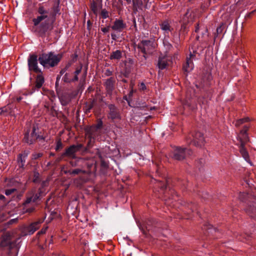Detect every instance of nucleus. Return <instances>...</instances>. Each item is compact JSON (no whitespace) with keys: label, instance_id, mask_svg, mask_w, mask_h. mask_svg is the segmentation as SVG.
<instances>
[{"label":"nucleus","instance_id":"nucleus-1","mask_svg":"<svg viewBox=\"0 0 256 256\" xmlns=\"http://www.w3.org/2000/svg\"><path fill=\"white\" fill-rule=\"evenodd\" d=\"M62 57V54H54L53 52L42 54L39 56L38 61L44 67H54L57 65Z\"/></svg>","mask_w":256,"mask_h":256},{"label":"nucleus","instance_id":"nucleus-2","mask_svg":"<svg viewBox=\"0 0 256 256\" xmlns=\"http://www.w3.org/2000/svg\"><path fill=\"white\" fill-rule=\"evenodd\" d=\"M248 127L244 126L237 136L238 140L240 142V152L244 160L250 162L248 152L245 148V144L249 141V138L246 133Z\"/></svg>","mask_w":256,"mask_h":256},{"label":"nucleus","instance_id":"nucleus-3","mask_svg":"<svg viewBox=\"0 0 256 256\" xmlns=\"http://www.w3.org/2000/svg\"><path fill=\"white\" fill-rule=\"evenodd\" d=\"M38 15L36 18L32 20L34 26H38L43 21L45 22H48L50 16V13L48 9L42 5H40L38 8Z\"/></svg>","mask_w":256,"mask_h":256},{"label":"nucleus","instance_id":"nucleus-4","mask_svg":"<svg viewBox=\"0 0 256 256\" xmlns=\"http://www.w3.org/2000/svg\"><path fill=\"white\" fill-rule=\"evenodd\" d=\"M157 44L154 40H142L138 45V48L145 54H151L156 50Z\"/></svg>","mask_w":256,"mask_h":256},{"label":"nucleus","instance_id":"nucleus-5","mask_svg":"<svg viewBox=\"0 0 256 256\" xmlns=\"http://www.w3.org/2000/svg\"><path fill=\"white\" fill-rule=\"evenodd\" d=\"M48 182L47 180L43 182L42 183V184L41 188L39 190L38 194H36L35 195H33L32 196L28 198L26 201V204H28L32 202H34L40 196H44L46 194V192H48Z\"/></svg>","mask_w":256,"mask_h":256},{"label":"nucleus","instance_id":"nucleus-6","mask_svg":"<svg viewBox=\"0 0 256 256\" xmlns=\"http://www.w3.org/2000/svg\"><path fill=\"white\" fill-rule=\"evenodd\" d=\"M29 70L36 73L40 72V69L38 66V56L36 54L30 55L28 59Z\"/></svg>","mask_w":256,"mask_h":256},{"label":"nucleus","instance_id":"nucleus-7","mask_svg":"<svg viewBox=\"0 0 256 256\" xmlns=\"http://www.w3.org/2000/svg\"><path fill=\"white\" fill-rule=\"evenodd\" d=\"M43 222L44 219L42 218L32 223L29 226L25 227L22 232L23 233L24 235L34 234L39 228L40 224Z\"/></svg>","mask_w":256,"mask_h":256},{"label":"nucleus","instance_id":"nucleus-8","mask_svg":"<svg viewBox=\"0 0 256 256\" xmlns=\"http://www.w3.org/2000/svg\"><path fill=\"white\" fill-rule=\"evenodd\" d=\"M192 152L188 149H184L177 148L175 149L174 154V158L178 160H182L184 158L187 156L191 154Z\"/></svg>","mask_w":256,"mask_h":256},{"label":"nucleus","instance_id":"nucleus-9","mask_svg":"<svg viewBox=\"0 0 256 256\" xmlns=\"http://www.w3.org/2000/svg\"><path fill=\"white\" fill-rule=\"evenodd\" d=\"M172 63L171 57L166 55L164 56H160L158 60V66L159 68L163 70L168 66H170Z\"/></svg>","mask_w":256,"mask_h":256},{"label":"nucleus","instance_id":"nucleus-10","mask_svg":"<svg viewBox=\"0 0 256 256\" xmlns=\"http://www.w3.org/2000/svg\"><path fill=\"white\" fill-rule=\"evenodd\" d=\"M102 122H100L96 126H91L86 130V136L90 138V142L96 136L97 131L102 127Z\"/></svg>","mask_w":256,"mask_h":256},{"label":"nucleus","instance_id":"nucleus-11","mask_svg":"<svg viewBox=\"0 0 256 256\" xmlns=\"http://www.w3.org/2000/svg\"><path fill=\"white\" fill-rule=\"evenodd\" d=\"M195 57L194 54H190L189 57H187L186 62L183 66V69L186 72H190L194 68L193 60Z\"/></svg>","mask_w":256,"mask_h":256},{"label":"nucleus","instance_id":"nucleus-12","mask_svg":"<svg viewBox=\"0 0 256 256\" xmlns=\"http://www.w3.org/2000/svg\"><path fill=\"white\" fill-rule=\"evenodd\" d=\"M110 112L108 114V118L112 120L120 119V116L116 106L112 104L108 106Z\"/></svg>","mask_w":256,"mask_h":256},{"label":"nucleus","instance_id":"nucleus-13","mask_svg":"<svg viewBox=\"0 0 256 256\" xmlns=\"http://www.w3.org/2000/svg\"><path fill=\"white\" fill-rule=\"evenodd\" d=\"M12 244V234L10 232L4 234L2 238L0 245L2 247H10Z\"/></svg>","mask_w":256,"mask_h":256},{"label":"nucleus","instance_id":"nucleus-14","mask_svg":"<svg viewBox=\"0 0 256 256\" xmlns=\"http://www.w3.org/2000/svg\"><path fill=\"white\" fill-rule=\"evenodd\" d=\"M193 142L196 146L200 147L202 146L204 144V139L203 134L200 132L196 133L194 138Z\"/></svg>","mask_w":256,"mask_h":256},{"label":"nucleus","instance_id":"nucleus-15","mask_svg":"<svg viewBox=\"0 0 256 256\" xmlns=\"http://www.w3.org/2000/svg\"><path fill=\"white\" fill-rule=\"evenodd\" d=\"M126 28V24L122 20H116L114 21V25L111 28L115 30L118 32L122 31Z\"/></svg>","mask_w":256,"mask_h":256},{"label":"nucleus","instance_id":"nucleus-16","mask_svg":"<svg viewBox=\"0 0 256 256\" xmlns=\"http://www.w3.org/2000/svg\"><path fill=\"white\" fill-rule=\"evenodd\" d=\"M82 147V145L80 144L72 145L66 149L64 154L70 156H73L74 153L79 150Z\"/></svg>","mask_w":256,"mask_h":256},{"label":"nucleus","instance_id":"nucleus-17","mask_svg":"<svg viewBox=\"0 0 256 256\" xmlns=\"http://www.w3.org/2000/svg\"><path fill=\"white\" fill-rule=\"evenodd\" d=\"M35 128H34L31 134V137L32 138L30 139L28 138V134H26L24 137V140L25 142L29 144H32L33 142L37 138L38 136L35 133Z\"/></svg>","mask_w":256,"mask_h":256},{"label":"nucleus","instance_id":"nucleus-18","mask_svg":"<svg viewBox=\"0 0 256 256\" xmlns=\"http://www.w3.org/2000/svg\"><path fill=\"white\" fill-rule=\"evenodd\" d=\"M26 157V154L25 153L19 154L17 161L20 168H23L25 163Z\"/></svg>","mask_w":256,"mask_h":256},{"label":"nucleus","instance_id":"nucleus-19","mask_svg":"<svg viewBox=\"0 0 256 256\" xmlns=\"http://www.w3.org/2000/svg\"><path fill=\"white\" fill-rule=\"evenodd\" d=\"M44 82V76H42V74H38L36 78V86L38 88H40L42 86Z\"/></svg>","mask_w":256,"mask_h":256},{"label":"nucleus","instance_id":"nucleus-20","mask_svg":"<svg viewBox=\"0 0 256 256\" xmlns=\"http://www.w3.org/2000/svg\"><path fill=\"white\" fill-rule=\"evenodd\" d=\"M80 72H81V68L76 70L74 72L75 76H74V79L68 78V74H66L64 77V82H70L71 81L77 80H78V75Z\"/></svg>","mask_w":256,"mask_h":256},{"label":"nucleus","instance_id":"nucleus-21","mask_svg":"<svg viewBox=\"0 0 256 256\" xmlns=\"http://www.w3.org/2000/svg\"><path fill=\"white\" fill-rule=\"evenodd\" d=\"M160 28L162 30L164 31L165 33H168L169 32H170L172 30L168 22L167 21L164 22L160 24Z\"/></svg>","mask_w":256,"mask_h":256},{"label":"nucleus","instance_id":"nucleus-22","mask_svg":"<svg viewBox=\"0 0 256 256\" xmlns=\"http://www.w3.org/2000/svg\"><path fill=\"white\" fill-rule=\"evenodd\" d=\"M192 12L191 10H188V12H186V14L183 18L184 24L186 22H190L192 21Z\"/></svg>","mask_w":256,"mask_h":256},{"label":"nucleus","instance_id":"nucleus-23","mask_svg":"<svg viewBox=\"0 0 256 256\" xmlns=\"http://www.w3.org/2000/svg\"><path fill=\"white\" fill-rule=\"evenodd\" d=\"M122 56V52L119 50L114 52L110 55L111 59H120Z\"/></svg>","mask_w":256,"mask_h":256},{"label":"nucleus","instance_id":"nucleus-24","mask_svg":"<svg viewBox=\"0 0 256 256\" xmlns=\"http://www.w3.org/2000/svg\"><path fill=\"white\" fill-rule=\"evenodd\" d=\"M16 188H12L10 189H6L5 190V194L7 196H14V195L16 194Z\"/></svg>","mask_w":256,"mask_h":256},{"label":"nucleus","instance_id":"nucleus-25","mask_svg":"<svg viewBox=\"0 0 256 256\" xmlns=\"http://www.w3.org/2000/svg\"><path fill=\"white\" fill-rule=\"evenodd\" d=\"M249 121L248 118H246L242 119L237 120L235 122V126H239L240 124Z\"/></svg>","mask_w":256,"mask_h":256},{"label":"nucleus","instance_id":"nucleus-26","mask_svg":"<svg viewBox=\"0 0 256 256\" xmlns=\"http://www.w3.org/2000/svg\"><path fill=\"white\" fill-rule=\"evenodd\" d=\"M91 9L94 14L96 15L98 14V7L97 4L94 2H93L91 4Z\"/></svg>","mask_w":256,"mask_h":256},{"label":"nucleus","instance_id":"nucleus-27","mask_svg":"<svg viewBox=\"0 0 256 256\" xmlns=\"http://www.w3.org/2000/svg\"><path fill=\"white\" fill-rule=\"evenodd\" d=\"M100 15L103 18H106L108 17V12L106 10H102L101 11Z\"/></svg>","mask_w":256,"mask_h":256},{"label":"nucleus","instance_id":"nucleus-28","mask_svg":"<svg viewBox=\"0 0 256 256\" xmlns=\"http://www.w3.org/2000/svg\"><path fill=\"white\" fill-rule=\"evenodd\" d=\"M8 108H9L8 106H6V107H4V108H0V114H4V113L8 112Z\"/></svg>","mask_w":256,"mask_h":256},{"label":"nucleus","instance_id":"nucleus-29","mask_svg":"<svg viewBox=\"0 0 256 256\" xmlns=\"http://www.w3.org/2000/svg\"><path fill=\"white\" fill-rule=\"evenodd\" d=\"M82 171L80 169H76L74 170H72L70 172V174H79L80 172H82Z\"/></svg>","mask_w":256,"mask_h":256},{"label":"nucleus","instance_id":"nucleus-30","mask_svg":"<svg viewBox=\"0 0 256 256\" xmlns=\"http://www.w3.org/2000/svg\"><path fill=\"white\" fill-rule=\"evenodd\" d=\"M101 160V164L104 168H107L108 166V164L106 162H105L102 158L100 156H98Z\"/></svg>","mask_w":256,"mask_h":256},{"label":"nucleus","instance_id":"nucleus-31","mask_svg":"<svg viewBox=\"0 0 256 256\" xmlns=\"http://www.w3.org/2000/svg\"><path fill=\"white\" fill-rule=\"evenodd\" d=\"M6 182L7 183V184L10 186H13L14 184H16L14 182V180H6Z\"/></svg>","mask_w":256,"mask_h":256},{"label":"nucleus","instance_id":"nucleus-32","mask_svg":"<svg viewBox=\"0 0 256 256\" xmlns=\"http://www.w3.org/2000/svg\"><path fill=\"white\" fill-rule=\"evenodd\" d=\"M158 186H160L161 188H166V186L164 184L162 183L160 181L158 182Z\"/></svg>","mask_w":256,"mask_h":256},{"label":"nucleus","instance_id":"nucleus-33","mask_svg":"<svg viewBox=\"0 0 256 256\" xmlns=\"http://www.w3.org/2000/svg\"><path fill=\"white\" fill-rule=\"evenodd\" d=\"M48 227L44 228L42 230L38 232V234H44L47 230Z\"/></svg>","mask_w":256,"mask_h":256},{"label":"nucleus","instance_id":"nucleus-34","mask_svg":"<svg viewBox=\"0 0 256 256\" xmlns=\"http://www.w3.org/2000/svg\"><path fill=\"white\" fill-rule=\"evenodd\" d=\"M110 28V26H107V27H106V28H102V30L104 32L106 33V32H108L109 31Z\"/></svg>","mask_w":256,"mask_h":256},{"label":"nucleus","instance_id":"nucleus-35","mask_svg":"<svg viewBox=\"0 0 256 256\" xmlns=\"http://www.w3.org/2000/svg\"><path fill=\"white\" fill-rule=\"evenodd\" d=\"M140 88L144 90L146 88V86L144 83L140 84Z\"/></svg>","mask_w":256,"mask_h":256},{"label":"nucleus","instance_id":"nucleus-36","mask_svg":"<svg viewBox=\"0 0 256 256\" xmlns=\"http://www.w3.org/2000/svg\"><path fill=\"white\" fill-rule=\"evenodd\" d=\"M62 105H66V104H67V102H64V101L62 100Z\"/></svg>","mask_w":256,"mask_h":256},{"label":"nucleus","instance_id":"nucleus-37","mask_svg":"<svg viewBox=\"0 0 256 256\" xmlns=\"http://www.w3.org/2000/svg\"><path fill=\"white\" fill-rule=\"evenodd\" d=\"M61 145H62V144L60 142H58L57 144L56 148L57 149L58 148L61 146Z\"/></svg>","mask_w":256,"mask_h":256},{"label":"nucleus","instance_id":"nucleus-38","mask_svg":"<svg viewBox=\"0 0 256 256\" xmlns=\"http://www.w3.org/2000/svg\"><path fill=\"white\" fill-rule=\"evenodd\" d=\"M42 156V154H37L36 156H35V157H34V158H38V157H40V156Z\"/></svg>","mask_w":256,"mask_h":256},{"label":"nucleus","instance_id":"nucleus-39","mask_svg":"<svg viewBox=\"0 0 256 256\" xmlns=\"http://www.w3.org/2000/svg\"><path fill=\"white\" fill-rule=\"evenodd\" d=\"M198 28H199V25L198 24V26H196V30H195L196 32H198Z\"/></svg>","mask_w":256,"mask_h":256},{"label":"nucleus","instance_id":"nucleus-40","mask_svg":"<svg viewBox=\"0 0 256 256\" xmlns=\"http://www.w3.org/2000/svg\"><path fill=\"white\" fill-rule=\"evenodd\" d=\"M4 198V196H0V199H2V198Z\"/></svg>","mask_w":256,"mask_h":256},{"label":"nucleus","instance_id":"nucleus-41","mask_svg":"<svg viewBox=\"0 0 256 256\" xmlns=\"http://www.w3.org/2000/svg\"><path fill=\"white\" fill-rule=\"evenodd\" d=\"M111 82V80H108L107 82H106V84L108 83H110Z\"/></svg>","mask_w":256,"mask_h":256},{"label":"nucleus","instance_id":"nucleus-42","mask_svg":"<svg viewBox=\"0 0 256 256\" xmlns=\"http://www.w3.org/2000/svg\"><path fill=\"white\" fill-rule=\"evenodd\" d=\"M17 100H18V101H20V100H21V98H20V97L19 98H18V99H17Z\"/></svg>","mask_w":256,"mask_h":256},{"label":"nucleus","instance_id":"nucleus-43","mask_svg":"<svg viewBox=\"0 0 256 256\" xmlns=\"http://www.w3.org/2000/svg\"><path fill=\"white\" fill-rule=\"evenodd\" d=\"M126 2H128V3H130L131 1V0H126Z\"/></svg>","mask_w":256,"mask_h":256},{"label":"nucleus","instance_id":"nucleus-44","mask_svg":"<svg viewBox=\"0 0 256 256\" xmlns=\"http://www.w3.org/2000/svg\"><path fill=\"white\" fill-rule=\"evenodd\" d=\"M186 28V26H184V24L183 26H182V28Z\"/></svg>","mask_w":256,"mask_h":256},{"label":"nucleus","instance_id":"nucleus-45","mask_svg":"<svg viewBox=\"0 0 256 256\" xmlns=\"http://www.w3.org/2000/svg\"><path fill=\"white\" fill-rule=\"evenodd\" d=\"M132 91H131V92H130V95H132Z\"/></svg>","mask_w":256,"mask_h":256},{"label":"nucleus","instance_id":"nucleus-46","mask_svg":"<svg viewBox=\"0 0 256 256\" xmlns=\"http://www.w3.org/2000/svg\"><path fill=\"white\" fill-rule=\"evenodd\" d=\"M248 212L250 214V210H248Z\"/></svg>","mask_w":256,"mask_h":256},{"label":"nucleus","instance_id":"nucleus-47","mask_svg":"<svg viewBox=\"0 0 256 256\" xmlns=\"http://www.w3.org/2000/svg\"><path fill=\"white\" fill-rule=\"evenodd\" d=\"M88 24H90V21H88Z\"/></svg>","mask_w":256,"mask_h":256},{"label":"nucleus","instance_id":"nucleus-48","mask_svg":"<svg viewBox=\"0 0 256 256\" xmlns=\"http://www.w3.org/2000/svg\"><path fill=\"white\" fill-rule=\"evenodd\" d=\"M123 81H124V82H126V80H124Z\"/></svg>","mask_w":256,"mask_h":256}]
</instances>
